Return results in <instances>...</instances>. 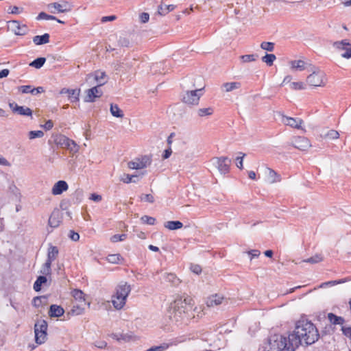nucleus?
Returning a JSON list of instances; mask_svg holds the SVG:
<instances>
[{
    "instance_id": "f257e3e1",
    "label": "nucleus",
    "mask_w": 351,
    "mask_h": 351,
    "mask_svg": "<svg viewBox=\"0 0 351 351\" xmlns=\"http://www.w3.org/2000/svg\"><path fill=\"white\" fill-rule=\"evenodd\" d=\"M320 338V334L316 326L308 319L298 320L292 333L288 337L281 336L278 343L282 350L295 351L300 346H311Z\"/></svg>"
},
{
    "instance_id": "f03ea898",
    "label": "nucleus",
    "mask_w": 351,
    "mask_h": 351,
    "mask_svg": "<svg viewBox=\"0 0 351 351\" xmlns=\"http://www.w3.org/2000/svg\"><path fill=\"white\" fill-rule=\"evenodd\" d=\"M193 300L190 297H178L171 304L170 319L176 322L189 321L192 317Z\"/></svg>"
},
{
    "instance_id": "7ed1b4c3",
    "label": "nucleus",
    "mask_w": 351,
    "mask_h": 351,
    "mask_svg": "<svg viewBox=\"0 0 351 351\" xmlns=\"http://www.w3.org/2000/svg\"><path fill=\"white\" fill-rule=\"evenodd\" d=\"M48 324L45 319H38L34 324L35 341L38 344L45 343L47 339Z\"/></svg>"
},
{
    "instance_id": "20e7f679",
    "label": "nucleus",
    "mask_w": 351,
    "mask_h": 351,
    "mask_svg": "<svg viewBox=\"0 0 351 351\" xmlns=\"http://www.w3.org/2000/svg\"><path fill=\"white\" fill-rule=\"evenodd\" d=\"M327 82L325 73L321 70L314 71L306 77V82L312 86H324Z\"/></svg>"
},
{
    "instance_id": "39448f33",
    "label": "nucleus",
    "mask_w": 351,
    "mask_h": 351,
    "mask_svg": "<svg viewBox=\"0 0 351 351\" xmlns=\"http://www.w3.org/2000/svg\"><path fill=\"white\" fill-rule=\"evenodd\" d=\"M56 143L63 149H68L70 152L75 154L78 152L79 146L72 139L64 135H59L56 138Z\"/></svg>"
},
{
    "instance_id": "423d86ee",
    "label": "nucleus",
    "mask_w": 351,
    "mask_h": 351,
    "mask_svg": "<svg viewBox=\"0 0 351 351\" xmlns=\"http://www.w3.org/2000/svg\"><path fill=\"white\" fill-rule=\"evenodd\" d=\"M202 90L203 88L186 90L182 95V101L188 105H197L203 95Z\"/></svg>"
},
{
    "instance_id": "0eeeda50",
    "label": "nucleus",
    "mask_w": 351,
    "mask_h": 351,
    "mask_svg": "<svg viewBox=\"0 0 351 351\" xmlns=\"http://www.w3.org/2000/svg\"><path fill=\"white\" fill-rule=\"evenodd\" d=\"M104 84V82L99 84L97 86H95L91 88H89L86 90V95L84 98L85 102H93L95 101L96 98H99L102 96L103 92L99 88L101 86Z\"/></svg>"
},
{
    "instance_id": "6e6552de",
    "label": "nucleus",
    "mask_w": 351,
    "mask_h": 351,
    "mask_svg": "<svg viewBox=\"0 0 351 351\" xmlns=\"http://www.w3.org/2000/svg\"><path fill=\"white\" fill-rule=\"evenodd\" d=\"M152 162V158L149 156H143L140 158H136V161H130L128 162V167L132 169H143Z\"/></svg>"
},
{
    "instance_id": "1a4fd4ad",
    "label": "nucleus",
    "mask_w": 351,
    "mask_h": 351,
    "mask_svg": "<svg viewBox=\"0 0 351 351\" xmlns=\"http://www.w3.org/2000/svg\"><path fill=\"white\" fill-rule=\"evenodd\" d=\"M47 6L49 10L53 8L56 10H57L58 12L60 13H65L70 12L73 8V5L66 1H62L61 3H51L48 4Z\"/></svg>"
},
{
    "instance_id": "9d476101",
    "label": "nucleus",
    "mask_w": 351,
    "mask_h": 351,
    "mask_svg": "<svg viewBox=\"0 0 351 351\" xmlns=\"http://www.w3.org/2000/svg\"><path fill=\"white\" fill-rule=\"evenodd\" d=\"M292 145L301 151H306L311 147L310 141L304 136L294 137Z\"/></svg>"
},
{
    "instance_id": "9b49d317",
    "label": "nucleus",
    "mask_w": 351,
    "mask_h": 351,
    "mask_svg": "<svg viewBox=\"0 0 351 351\" xmlns=\"http://www.w3.org/2000/svg\"><path fill=\"white\" fill-rule=\"evenodd\" d=\"M11 24L12 31L17 36H24L27 34L28 29L26 25H21L20 22L16 20L8 21Z\"/></svg>"
},
{
    "instance_id": "f8f14e48",
    "label": "nucleus",
    "mask_w": 351,
    "mask_h": 351,
    "mask_svg": "<svg viewBox=\"0 0 351 351\" xmlns=\"http://www.w3.org/2000/svg\"><path fill=\"white\" fill-rule=\"evenodd\" d=\"M62 213L58 209L56 208L52 211L49 218L48 225L52 228H57L60 226V223L62 222Z\"/></svg>"
},
{
    "instance_id": "ddd939ff",
    "label": "nucleus",
    "mask_w": 351,
    "mask_h": 351,
    "mask_svg": "<svg viewBox=\"0 0 351 351\" xmlns=\"http://www.w3.org/2000/svg\"><path fill=\"white\" fill-rule=\"evenodd\" d=\"M217 168L221 173L226 174L230 171L231 160L226 156L217 158Z\"/></svg>"
},
{
    "instance_id": "4468645a",
    "label": "nucleus",
    "mask_w": 351,
    "mask_h": 351,
    "mask_svg": "<svg viewBox=\"0 0 351 351\" xmlns=\"http://www.w3.org/2000/svg\"><path fill=\"white\" fill-rule=\"evenodd\" d=\"M69 185L64 180H59L53 185L51 193L54 195H60L64 191H67Z\"/></svg>"
},
{
    "instance_id": "2eb2a0df",
    "label": "nucleus",
    "mask_w": 351,
    "mask_h": 351,
    "mask_svg": "<svg viewBox=\"0 0 351 351\" xmlns=\"http://www.w3.org/2000/svg\"><path fill=\"white\" fill-rule=\"evenodd\" d=\"M48 313L51 317H60L64 315V310L61 306L51 304L49 307Z\"/></svg>"
},
{
    "instance_id": "dca6fc26",
    "label": "nucleus",
    "mask_w": 351,
    "mask_h": 351,
    "mask_svg": "<svg viewBox=\"0 0 351 351\" xmlns=\"http://www.w3.org/2000/svg\"><path fill=\"white\" fill-rule=\"evenodd\" d=\"M283 121L285 125H289L291 128L299 129L301 128V125L303 121L301 119H295L292 117H286L283 119Z\"/></svg>"
},
{
    "instance_id": "f3484780",
    "label": "nucleus",
    "mask_w": 351,
    "mask_h": 351,
    "mask_svg": "<svg viewBox=\"0 0 351 351\" xmlns=\"http://www.w3.org/2000/svg\"><path fill=\"white\" fill-rule=\"evenodd\" d=\"M14 113H17L21 116L31 117L32 119V113L33 111L28 107L15 105V108L14 109Z\"/></svg>"
},
{
    "instance_id": "a211bd4d",
    "label": "nucleus",
    "mask_w": 351,
    "mask_h": 351,
    "mask_svg": "<svg viewBox=\"0 0 351 351\" xmlns=\"http://www.w3.org/2000/svg\"><path fill=\"white\" fill-rule=\"evenodd\" d=\"M58 248L56 246H53L51 244H49V246L47 250V257L46 261L52 263L56 259V258L58 256Z\"/></svg>"
},
{
    "instance_id": "6ab92c4d",
    "label": "nucleus",
    "mask_w": 351,
    "mask_h": 351,
    "mask_svg": "<svg viewBox=\"0 0 351 351\" xmlns=\"http://www.w3.org/2000/svg\"><path fill=\"white\" fill-rule=\"evenodd\" d=\"M327 318L332 325H341L342 326L346 322L344 317L338 316L333 313H328Z\"/></svg>"
},
{
    "instance_id": "aec40b11",
    "label": "nucleus",
    "mask_w": 351,
    "mask_h": 351,
    "mask_svg": "<svg viewBox=\"0 0 351 351\" xmlns=\"http://www.w3.org/2000/svg\"><path fill=\"white\" fill-rule=\"evenodd\" d=\"M50 36L48 33H45L41 36H35L33 37V42L36 45H42L49 42Z\"/></svg>"
},
{
    "instance_id": "412c9836",
    "label": "nucleus",
    "mask_w": 351,
    "mask_h": 351,
    "mask_svg": "<svg viewBox=\"0 0 351 351\" xmlns=\"http://www.w3.org/2000/svg\"><path fill=\"white\" fill-rule=\"evenodd\" d=\"M126 299L123 296L115 295L112 300V304L116 309H121L125 304Z\"/></svg>"
},
{
    "instance_id": "4be33fe9",
    "label": "nucleus",
    "mask_w": 351,
    "mask_h": 351,
    "mask_svg": "<svg viewBox=\"0 0 351 351\" xmlns=\"http://www.w3.org/2000/svg\"><path fill=\"white\" fill-rule=\"evenodd\" d=\"M223 300V296L219 295L218 294H215V295H212L211 297L208 298L206 303H207L208 306H217L222 303Z\"/></svg>"
},
{
    "instance_id": "5701e85b",
    "label": "nucleus",
    "mask_w": 351,
    "mask_h": 351,
    "mask_svg": "<svg viewBox=\"0 0 351 351\" xmlns=\"http://www.w3.org/2000/svg\"><path fill=\"white\" fill-rule=\"evenodd\" d=\"M131 291V288L130 285L126 284L119 285L117 289L116 294L120 296H123L125 299L127 298L128 294Z\"/></svg>"
},
{
    "instance_id": "b1692460",
    "label": "nucleus",
    "mask_w": 351,
    "mask_h": 351,
    "mask_svg": "<svg viewBox=\"0 0 351 351\" xmlns=\"http://www.w3.org/2000/svg\"><path fill=\"white\" fill-rule=\"evenodd\" d=\"M164 226L170 230H175L182 228L183 223L180 221H168L164 223Z\"/></svg>"
},
{
    "instance_id": "393cba45",
    "label": "nucleus",
    "mask_w": 351,
    "mask_h": 351,
    "mask_svg": "<svg viewBox=\"0 0 351 351\" xmlns=\"http://www.w3.org/2000/svg\"><path fill=\"white\" fill-rule=\"evenodd\" d=\"M290 65L293 70L304 71L306 69V62L302 60H292Z\"/></svg>"
},
{
    "instance_id": "a878e982",
    "label": "nucleus",
    "mask_w": 351,
    "mask_h": 351,
    "mask_svg": "<svg viewBox=\"0 0 351 351\" xmlns=\"http://www.w3.org/2000/svg\"><path fill=\"white\" fill-rule=\"evenodd\" d=\"M47 281V278L45 276H39L34 283V289L37 292L40 291L41 290L42 285L45 284Z\"/></svg>"
},
{
    "instance_id": "bb28decb",
    "label": "nucleus",
    "mask_w": 351,
    "mask_h": 351,
    "mask_svg": "<svg viewBox=\"0 0 351 351\" xmlns=\"http://www.w3.org/2000/svg\"><path fill=\"white\" fill-rule=\"evenodd\" d=\"M110 112L113 117L117 118H122L124 116L123 111L117 104H112L110 105Z\"/></svg>"
},
{
    "instance_id": "cd10ccee",
    "label": "nucleus",
    "mask_w": 351,
    "mask_h": 351,
    "mask_svg": "<svg viewBox=\"0 0 351 351\" xmlns=\"http://www.w3.org/2000/svg\"><path fill=\"white\" fill-rule=\"evenodd\" d=\"M46 62L45 57H39L29 63V66L36 69H40Z\"/></svg>"
},
{
    "instance_id": "c85d7f7f",
    "label": "nucleus",
    "mask_w": 351,
    "mask_h": 351,
    "mask_svg": "<svg viewBox=\"0 0 351 351\" xmlns=\"http://www.w3.org/2000/svg\"><path fill=\"white\" fill-rule=\"evenodd\" d=\"M223 86L225 88L226 92H230L234 89L239 88L241 86V84L238 82H232L224 83Z\"/></svg>"
},
{
    "instance_id": "c756f323",
    "label": "nucleus",
    "mask_w": 351,
    "mask_h": 351,
    "mask_svg": "<svg viewBox=\"0 0 351 351\" xmlns=\"http://www.w3.org/2000/svg\"><path fill=\"white\" fill-rule=\"evenodd\" d=\"M139 176L137 175H130V174H124L123 177L121 178V180L124 183H130V182H138L139 181Z\"/></svg>"
},
{
    "instance_id": "7c9ffc66",
    "label": "nucleus",
    "mask_w": 351,
    "mask_h": 351,
    "mask_svg": "<svg viewBox=\"0 0 351 351\" xmlns=\"http://www.w3.org/2000/svg\"><path fill=\"white\" fill-rule=\"evenodd\" d=\"M165 278L166 281L171 282L173 286H178L180 282V279L177 278L176 274L172 273L166 274Z\"/></svg>"
},
{
    "instance_id": "2f4dec72",
    "label": "nucleus",
    "mask_w": 351,
    "mask_h": 351,
    "mask_svg": "<svg viewBox=\"0 0 351 351\" xmlns=\"http://www.w3.org/2000/svg\"><path fill=\"white\" fill-rule=\"evenodd\" d=\"M80 89H71L69 94H68L69 99L71 102H77L79 101Z\"/></svg>"
},
{
    "instance_id": "473e14b6",
    "label": "nucleus",
    "mask_w": 351,
    "mask_h": 351,
    "mask_svg": "<svg viewBox=\"0 0 351 351\" xmlns=\"http://www.w3.org/2000/svg\"><path fill=\"white\" fill-rule=\"evenodd\" d=\"M333 46L338 49H345L348 46H351V43L347 39L341 41H336L334 43Z\"/></svg>"
},
{
    "instance_id": "72a5a7b5",
    "label": "nucleus",
    "mask_w": 351,
    "mask_h": 351,
    "mask_svg": "<svg viewBox=\"0 0 351 351\" xmlns=\"http://www.w3.org/2000/svg\"><path fill=\"white\" fill-rule=\"evenodd\" d=\"M107 260L109 263L113 264H119L121 260H123L122 256L119 254H109L107 256Z\"/></svg>"
},
{
    "instance_id": "f704fd0d",
    "label": "nucleus",
    "mask_w": 351,
    "mask_h": 351,
    "mask_svg": "<svg viewBox=\"0 0 351 351\" xmlns=\"http://www.w3.org/2000/svg\"><path fill=\"white\" fill-rule=\"evenodd\" d=\"M51 263L49 261H47L43 264L42 269L40 270V273L43 275L48 276L51 274Z\"/></svg>"
},
{
    "instance_id": "c9c22d12",
    "label": "nucleus",
    "mask_w": 351,
    "mask_h": 351,
    "mask_svg": "<svg viewBox=\"0 0 351 351\" xmlns=\"http://www.w3.org/2000/svg\"><path fill=\"white\" fill-rule=\"evenodd\" d=\"M72 295L75 298V300H78L80 302L85 301L84 293L80 289H74L72 291Z\"/></svg>"
},
{
    "instance_id": "e433bc0d",
    "label": "nucleus",
    "mask_w": 351,
    "mask_h": 351,
    "mask_svg": "<svg viewBox=\"0 0 351 351\" xmlns=\"http://www.w3.org/2000/svg\"><path fill=\"white\" fill-rule=\"evenodd\" d=\"M276 59V57L273 53H266L265 56L262 58L263 62H265L268 66H271Z\"/></svg>"
},
{
    "instance_id": "4c0bfd02",
    "label": "nucleus",
    "mask_w": 351,
    "mask_h": 351,
    "mask_svg": "<svg viewBox=\"0 0 351 351\" xmlns=\"http://www.w3.org/2000/svg\"><path fill=\"white\" fill-rule=\"evenodd\" d=\"M214 110L212 108H199L197 110V114L199 117H206L213 114Z\"/></svg>"
},
{
    "instance_id": "58836bf2",
    "label": "nucleus",
    "mask_w": 351,
    "mask_h": 351,
    "mask_svg": "<svg viewBox=\"0 0 351 351\" xmlns=\"http://www.w3.org/2000/svg\"><path fill=\"white\" fill-rule=\"evenodd\" d=\"M258 58V54L243 55L240 57L243 62H250L255 61Z\"/></svg>"
},
{
    "instance_id": "ea45409f",
    "label": "nucleus",
    "mask_w": 351,
    "mask_h": 351,
    "mask_svg": "<svg viewBox=\"0 0 351 351\" xmlns=\"http://www.w3.org/2000/svg\"><path fill=\"white\" fill-rule=\"evenodd\" d=\"M127 238L126 234H116L111 237L110 241L112 243H117L119 241H123Z\"/></svg>"
},
{
    "instance_id": "a19ab883",
    "label": "nucleus",
    "mask_w": 351,
    "mask_h": 351,
    "mask_svg": "<svg viewBox=\"0 0 351 351\" xmlns=\"http://www.w3.org/2000/svg\"><path fill=\"white\" fill-rule=\"evenodd\" d=\"M44 136V132L41 130H32L28 134L29 139H34L36 138H42Z\"/></svg>"
},
{
    "instance_id": "79ce46f5",
    "label": "nucleus",
    "mask_w": 351,
    "mask_h": 351,
    "mask_svg": "<svg viewBox=\"0 0 351 351\" xmlns=\"http://www.w3.org/2000/svg\"><path fill=\"white\" fill-rule=\"evenodd\" d=\"M53 20L56 19V17L53 15H49L44 12H41L38 14V15L36 16V20Z\"/></svg>"
},
{
    "instance_id": "37998d69",
    "label": "nucleus",
    "mask_w": 351,
    "mask_h": 351,
    "mask_svg": "<svg viewBox=\"0 0 351 351\" xmlns=\"http://www.w3.org/2000/svg\"><path fill=\"white\" fill-rule=\"evenodd\" d=\"M141 221L145 224L154 225L156 222V219L154 217H149L147 215H143L141 217Z\"/></svg>"
},
{
    "instance_id": "c03bdc74",
    "label": "nucleus",
    "mask_w": 351,
    "mask_h": 351,
    "mask_svg": "<svg viewBox=\"0 0 351 351\" xmlns=\"http://www.w3.org/2000/svg\"><path fill=\"white\" fill-rule=\"evenodd\" d=\"M261 47L264 50L273 51L274 49V43L271 42H263L261 44Z\"/></svg>"
},
{
    "instance_id": "a18cd8bd",
    "label": "nucleus",
    "mask_w": 351,
    "mask_h": 351,
    "mask_svg": "<svg viewBox=\"0 0 351 351\" xmlns=\"http://www.w3.org/2000/svg\"><path fill=\"white\" fill-rule=\"evenodd\" d=\"M323 260L322 256L319 254H316L313 256H311L304 261L306 263H309L311 264H315L321 262Z\"/></svg>"
},
{
    "instance_id": "49530a36",
    "label": "nucleus",
    "mask_w": 351,
    "mask_h": 351,
    "mask_svg": "<svg viewBox=\"0 0 351 351\" xmlns=\"http://www.w3.org/2000/svg\"><path fill=\"white\" fill-rule=\"evenodd\" d=\"M290 87L293 90H304L305 89L306 84L302 82H291L290 84Z\"/></svg>"
},
{
    "instance_id": "de8ad7c7",
    "label": "nucleus",
    "mask_w": 351,
    "mask_h": 351,
    "mask_svg": "<svg viewBox=\"0 0 351 351\" xmlns=\"http://www.w3.org/2000/svg\"><path fill=\"white\" fill-rule=\"evenodd\" d=\"M339 136V134L335 130H330L325 134V137L328 139H337Z\"/></svg>"
},
{
    "instance_id": "09e8293b",
    "label": "nucleus",
    "mask_w": 351,
    "mask_h": 351,
    "mask_svg": "<svg viewBox=\"0 0 351 351\" xmlns=\"http://www.w3.org/2000/svg\"><path fill=\"white\" fill-rule=\"evenodd\" d=\"M269 176L272 178V182H279L280 180V176L278 175L274 170L269 168Z\"/></svg>"
},
{
    "instance_id": "8fccbe9b",
    "label": "nucleus",
    "mask_w": 351,
    "mask_h": 351,
    "mask_svg": "<svg viewBox=\"0 0 351 351\" xmlns=\"http://www.w3.org/2000/svg\"><path fill=\"white\" fill-rule=\"evenodd\" d=\"M84 312V308L80 306L79 305H73L71 309V313L75 315H80L83 314Z\"/></svg>"
},
{
    "instance_id": "3c124183",
    "label": "nucleus",
    "mask_w": 351,
    "mask_h": 351,
    "mask_svg": "<svg viewBox=\"0 0 351 351\" xmlns=\"http://www.w3.org/2000/svg\"><path fill=\"white\" fill-rule=\"evenodd\" d=\"M341 330L345 337L351 340V326H346L343 325L341 326Z\"/></svg>"
},
{
    "instance_id": "603ef678",
    "label": "nucleus",
    "mask_w": 351,
    "mask_h": 351,
    "mask_svg": "<svg viewBox=\"0 0 351 351\" xmlns=\"http://www.w3.org/2000/svg\"><path fill=\"white\" fill-rule=\"evenodd\" d=\"M23 10V8H19L17 6H10L8 10V12L9 14H19L20 13H21Z\"/></svg>"
},
{
    "instance_id": "864d4df0",
    "label": "nucleus",
    "mask_w": 351,
    "mask_h": 351,
    "mask_svg": "<svg viewBox=\"0 0 351 351\" xmlns=\"http://www.w3.org/2000/svg\"><path fill=\"white\" fill-rule=\"evenodd\" d=\"M239 154L241 156L236 158V165L239 169H243V160L244 157L245 156V154L240 152Z\"/></svg>"
},
{
    "instance_id": "5fc2aeb1",
    "label": "nucleus",
    "mask_w": 351,
    "mask_h": 351,
    "mask_svg": "<svg viewBox=\"0 0 351 351\" xmlns=\"http://www.w3.org/2000/svg\"><path fill=\"white\" fill-rule=\"evenodd\" d=\"M140 198L141 201H145L149 203L154 202V197L152 194H142Z\"/></svg>"
},
{
    "instance_id": "6e6d98bb",
    "label": "nucleus",
    "mask_w": 351,
    "mask_h": 351,
    "mask_svg": "<svg viewBox=\"0 0 351 351\" xmlns=\"http://www.w3.org/2000/svg\"><path fill=\"white\" fill-rule=\"evenodd\" d=\"M43 298L46 299V297L45 296H36V297H34L33 298V300H32V305L36 307V308L39 307L42 304L41 300Z\"/></svg>"
},
{
    "instance_id": "4d7b16f0",
    "label": "nucleus",
    "mask_w": 351,
    "mask_h": 351,
    "mask_svg": "<svg viewBox=\"0 0 351 351\" xmlns=\"http://www.w3.org/2000/svg\"><path fill=\"white\" fill-rule=\"evenodd\" d=\"M32 86L30 85H23L19 87V90L23 93H31L32 90Z\"/></svg>"
},
{
    "instance_id": "13d9d810",
    "label": "nucleus",
    "mask_w": 351,
    "mask_h": 351,
    "mask_svg": "<svg viewBox=\"0 0 351 351\" xmlns=\"http://www.w3.org/2000/svg\"><path fill=\"white\" fill-rule=\"evenodd\" d=\"M69 237L73 241H77L80 239V234L74 230H70Z\"/></svg>"
},
{
    "instance_id": "bf43d9fd",
    "label": "nucleus",
    "mask_w": 351,
    "mask_h": 351,
    "mask_svg": "<svg viewBox=\"0 0 351 351\" xmlns=\"http://www.w3.org/2000/svg\"><path fill=\"white\" fill-rule=\"evenodd\" d=\"M94 346L99 349H104L107 347V343L105 341H96Z\"/></svg>"
},
{
    "instance_id": "052dcab7",
    "label": "nucleus",
    "mask_w": 351,
    "mask_h": 351,
    "mask_svg": "<svg viewBox=\"0 0 351 351\" xmlns=\"http://www.w3.org/2000/svg\"><path fill=\"white\" fill-rule=\"evenodd\" d=\"M118 43L121 47H129V45H130V41L126 38H120L118 40Z\"/></svg>"
},
{
    "instance_id": "680f3d73",
    "label": "nucleus",
    "mask_w": 351,
    "mask_h": 351,
    "mask_svg": "<svg viewBox=\"0 0 351 351\" xmlns=\"http://www.w3.org/2000/svg\"><path fill=\"white\" fill-rule=\"evenodd\" d=\"M191 270L196 274H199L202 272V267L199 265H191Z\"/></svg>"
},
{
    "instance_id": "e2e57ef3",
    "label": "nucleus",
    "mask_w": 351,
    "mask_h": 351,
    "mask_svg": "<svg viewBox=\"0 0 351 351\" xmlns=\"http://www.w3.org/2000/svg\"><path fill=\"white\" fill-rule=\"evenodd\" d=\"M149 19V14L147 12H143L140 14V20L141 23H145L148 22Z\"/></svg>"
},
{
    "instance_id": "0e129e2a",
    "label": "nucleus",
    "mask_w": 351,
    "mask_h": 351,
    "mask_svg": "<svg viewBox=\"0 0 351 351\" xmlns=\"http://www.w3.org/2000/svg\"><path fill=\"white\" fill-rule=\"evenodd\" d=\"M249 255H250V259L254 258H257L259 256L261 252L258 250H252L248 252Z\"/></svg>"
},
{
    "instance_id": "69168bd1",
    "label": "nucleus",
    "mask_w": 351,
    "mask_h": 351,
    "mask_svg": "<svg viewBox=\"0 0 351 351\" xmlns=\"http://www.w3.org/2000/svg\"><path fill=\"white\" fill-rule=\"evenodd\" d=\"M116 19H117V16L115 15L106 16H103L101 19V21L102 23H106L108 21H113Z\"/></svg>"
},
{
    "instance_id": "338daca9",
    "label": "nucleus",
    "mask_w": 351,
    "mask_h": 351,
    "mask_svg": "<svg viewBox=\"0 0 351 351\" xmlns=\"http://www.w3.org/2000/svg\"><path fill=\"white\" fill-rule=\"evenodd\" d=\"M344 50L346 51L341 54V56L346 59L350 58H351V49L346 47Z\"/></svg>"
},
{
    "instance_id": "774afa93",
    "label": "nucleus",
    "mask_w": 351,
    "mask_h": 351,
    "mask_svg": "<svg viewBox=\"0 0 351 351\" xmlns=\"http://www.w3.org/2000/svg\"><path fill=\"white\" fill-rule=\"evenodd\" d=\"M167 348V346H154L150 348H149V351H163L165 348Z\"/></svg>"
}]
</instances>
